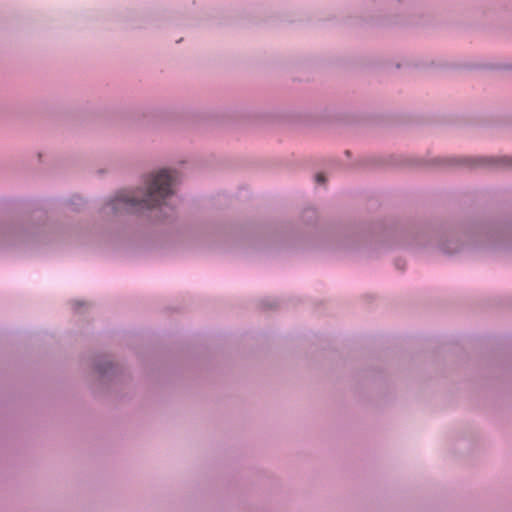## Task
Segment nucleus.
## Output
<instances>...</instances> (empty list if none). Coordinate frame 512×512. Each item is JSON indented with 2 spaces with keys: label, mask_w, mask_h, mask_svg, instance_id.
<instances>
[{
  "label": "nucleus",
  "mask_w": 512,
  "mask_h": 512,
  "mask_svg": "<svg viewBox=\"0 0 512 512\" xmlns=\"http://www.w3.org/2000/svg\"><path fill=\"white\" fill-rule=\"evenodd\" d=\"M175 175L167 169H162L152 175L148 181L147 191H120L111 201L114 212H134L142 209H152L172 195V185Z\"/></svg>",
  "instance_id": "f257e3e1"
},
{
  "label": "nucleus",
  "mask_w": 512,
  "mask_h": 512,
  "mask_svg": "<svg viewBox=\"0 0 512 512\" xmlns=\"http://www.w3.org/2000/svg\"><path fill=\"white\" fill-rule=\"evenodd\" d=\"M478 164L486 165V164H500L504 166H512V158L503 157L499 159H478Z\"/></svg>",
  "instance_id": "f03ea898"
},
{
  "label": "nucleus",
  "mask_w": 512,
  "mask_h": 512,
  "mask_svg": "<svg viewBox=\"0 0 512 512\" xmlns=\"http://www.w3.org/2000/svg\"><path fill=\"white\" fill-rule=\"evenodd\" d=\"M316 183L324 184L326 182V178H324V175L322 173L316 174L315 176Z\"/></svg>",
  "instance_id": "7ed1b4c3"
}]
</instances>
